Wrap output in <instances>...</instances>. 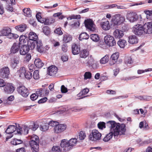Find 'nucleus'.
I'll return each mask as SVG.
<instances>
[{
    "label": "nucleus",
    "instance_id": "nucleus-1",
    "mask_svg": "<svg viewBox=\"0 0 152 152\" xmlns=\"http://www.w3.org/2000/svg\"><path fill=\"white\" fill-rule=\"evenodd\" d=\"M107 125L110 126V131L114 134L115 138L118 135L125 134L126 131V125L124 124L116 123L114 121H109L107 122Z\"/></svg>",
    "mask_w": 152,
    "mask_h": 152
},
{
    "label": "nucleus",
    "instance_id": "nucleus-2",
    "mask_svg": "<svg viewBox=\"0 0 152 152\" xmlns=\"http://www.w3.org/2000/svg\"><path fill=\"white\" fill-rule=\"evenodd\" d=\"M29 40L28 41V44L31 49H34L36 42L37 41L38 36L34 32H30L28 34Z\"/></svg>",
    "mask_w": 152,
    "mask_h": 152
},
{
    "label": "nucleus",
    "instance_id": "nucleus-3",
    "mask_svg": "<svg viewBox=\"0 0 152 152\" xmlns=\"http://www.w3.org/2000/svg\"><path fill=\"white\" fill-rule=\"evenodd\" d=\"M125 20L124 17L121 16L120 15H115L112 17L111 21V24L113 26H118L123 23Z\"/></svg>",
    "mask_w": 152,
    "mask_h": 152
},
{
    "label": "nucleus",
    "instance_id": "nucleus-4",
    "mask_svg": "<svg viewBox=\"0 0 152 152\" xmlns=\"http://www.w3.org/2000/svg\"><path fill=\"white\" fill-rule=\"evenodd\" d=\"M133 31L134 34L138 36H141L145 33V31L143 26L141 24H137L133 28Z\"/></svg>",
    "mask_w": 152,
    "mask_h": 152
},
{
    "label": "nucleus",
    "instance_id": "nucleus-5",
    "mask_svg": "<svg viewBox=\"0 0 152 152\" xmlns=\"http://www.w3.org/2000/svg\"><path fill=\"white\" fill-rule=\"evenodd\" d=\"M105 43L109 47H113L116 45V41L114 37L110 35H107L104 37Z\"/></svg>",
    "mask_w": 152,
    "mask_h": 152
},
{
    "label": "nucleus",
    "instance_id": "nucleus-6",
    "mask_svg": "<svg viewBox=\"0 0 152 152\" xmlns=\"http://www.w3.org/2000/svg\"><path fill=\"white\" fill-rule=\"evenodd\" d=\"M18 93L24 97H27L29 95V91L27 88L24 86H20L17 88Z\"/></svg>",
    "mask_w": 152,
    "mask_h": 152
},
{
    "label": "nucleus",
    "instance_id": "nucleus-7",
    "mask_svg": "<svg viewBox=\"0 0 152 152\" xmlns=\"http://www.w3.org/2000/svg\"><path fill=\"white\" fill-rule=\"evenodd\" d=\"M101 134L96 129L93 130L89 136V138L92 140H99L101 139Z\"/></svg>",
    "mask_w": 152,
    "mask_h": 152
},
{
    "label": "nucleus",
    "instance_id": "nucleus-8",
    "mask_svg": "<svg viewBox=\"0 0 152 152\" xmlns=\"http://www.w3.org/2000/svg\"><path fill=\"white\" fill-rule=\"evenodd\" d=\"M84 24L86 28L90 31H94L95 30V25L91 20H85L84 21Z\"/></svg>",
    "mask_w": 152,
    "mask_h": 152
},
{
    "label": "nucleus",
    "instance_id": "nucleus-9",
    "mask_svg": "<svg viewBox=\"0 0 152 152\" xmlns=\"http://www.w3.org/2000/svg\"><path fill=\"white\" fill-rule=\"evenodd\" d=\"M10 74V69L8 66H4L0 69V76L2 78H8Z\"/></svg>",
    "mask_w": 152,
    "mask_h": 152
},
{
    "label": "nucleus",
    "instance_id": "nucleus-10",
    "mask_svg": "<svg viewBox=\"0 0 152 152\" xmlns=\"http://www.w3.org/2000/svg\"><path fill=\"white\" fill-rule=\"evenodd\" d=\"M66 125L65 124H58L54 128V132L56 134L61 133L66 129Z\"/></svg>",
    "mask_w": 152,
    "mask_h": 152
},
{
    "label": "nucleus",
    "instance_id": "nucleus-11",
    "mask_svg": "<svg viewBox=\"0 0 152 152\" xmlns=\"http://www.w3.org/2000/svg\"><path fill=\"white\" fill-rule=\"evenodd\" d=\"M60 145L61 147L63 148L64 151L65 152L69 151L71 149L69 141L65 139L62 140Z\"/></svg>",
    "mask_w": 152,
    "mask_h": 152
},
{
    "label": "nucleus",
    "instance_id": "nucleus-12",
    "mask_svg": "<svg viewBox=\"0 0 152 152\" xmlns=\"http://www.w3.org/2000/svg\"><path fill=\"white\" fill-rule=\"evenodd\" d=\"M34 49H31L27 44V45H24L21 46L20 48V53L21 55H25L29 51V50H32Z\"/></svg>",
    "mask_w": 152,
    "mask_h": 152
},
{
    "label": "nucleus",
    "instance_id": "nucleus-13",
    "mask_svg": "<svg viewBox=\"0 0 152 152\" xmlns=\"http://www.w3.org/2000/svg\"><path fill=\"white\" fill-rule=\"evenodd\" d=\"M144 28L145 31V33L148 34L152 33V21L151 22L145 23L144 25Z\"/></svg>",
    "mask_w": 152,
    "mask_h": 152
},
{
    "label": "nucleus",
    "instance_id": "nucleus-14",
    "mask_svg": "<svg viewBox=\"0 0 152 152\" xmlns=\"http://www.w3.org/2000/svg\"><path fill=\"white\" fill-rule=\"evenodd\" d=\"M119 57V53L116 52L113 54L110 58L109 63L110 65H113L115 64L117 61Z\"/></svg>",
    "mask_w": 152,
    "mask_h": 152
},
{
    "label": "nucleus",
    "instance_id": "nucleus-15",
    "mask_svg": "<svg viewBox=\"0 0 152 152\" xmlns=\"http://www.w3.org/2000/svg\"><path fill=\"white\" fill-rule=\"evenodd\" d=\"M4 90L7 93L11 94L13 92L15 88L12 83H8L4 86Z\"/></svg>",
    "mask_w": 152,
    "mask_h": 152
},
{
    "label": "nucleus",
    "instance_id": "nucleus-16",
    "mask_svg": "<svg viewBox=\"0 0 152 152\" xmlns=\"http://www.w3.org/2000/svg\"><path fill=\"white\" fill-rule=\"evenodd\" d=\"M32 152H38L39 151V142H29Z\"/></svg>",
    "mask_w": 152,
    "mask_h": 152
},
{
    "label": "nucleus",
    "instance_id": "nucleus-17",
    "mask_svg": "<svg viewBox=\"0 0 152 152\" xmlns=\"http://www.w3.org/2000/svg\"><path fill=\"white\" fill-rule=\"evenodd\" d=\"M58 68L54 66H50L48 68V75L51 76H54L57 73Z\"/></svg>",
    "mask_w": 152,
    "mask_h": 152
},
{
    "label": "nucleus",
    "instance_id": "nucleus-18",
    "mask_svg": "<svg viewBox=\"0 0 152 152\" xmlns=\"http://www.w3.org/2000/svg\"><path fill=\"white\" fill-rule=\"evenodd\" d=\"M113 35L116 39H120L124 36V32L121 30L116 29L114 31Z\"/></svg>",
    "mask_w": 152,
    "mask_h": 152
},
{
    "label": "nucleus",
    "instance_id": "nucleus-19",
    "mask_svg": "<svg viewBox=\"0 0 152 152\" xmlns=\"http://www.w3.org/2000/svg\"><path fill=\"white\" fill-rule=\"evenodd\" d=\"M127 18L131 22H133L137 20L138 19V16L135 13H130L128 14Z\"/></svg>",
    "mask_w": 152,
    "mask_h": 152
},
{
    "label": "nucleus",
    "instance_id": "nucleus-20",
    "mask_svg": "<svg viewBox=\"0 0 152 152\" xmlns=\"http://www.w3.org/2000/svg\"><path fill=\"white\" fill-rule=\"evenodd\" d=\"M20 46L16 43H14L10 50L11 54H15L18 52L20 50Z\"/></svg>",
    "mask_w": 152,
    "mask_h": 152
},
{
    "label": "nucleus",
    "instance_id": "nucleus-21",
    "mask_svg": "<svg viewBox=\"0 0 152 152\" xmlns=\"http://www.w3.org/2000/svg\"><path fill=\"white\" fill-rule=\"evenodd\" d=\"M100 25L102 28L105 31L109 30L110 28L109 22L108 20L101 22Z\"/></svg>",
    "mask_w": 152,
    "mask_h": 152
},
{
    "label": "nucleus",
    "instance_id": "nucleus-22",
    "mask_svg": "<svg viewBox=\"0 0 152 152\" xmlns=\"http://www.w3.org/2000/svg\"><path fill=\"white\" fill-rule=\"evenodd\" d=\"M72 52L73 54H78L80 51V48L79 46L75 44L72 45Z\"/></svg>",
    "mask_w": 152,
    "mask_h": 152
},
{
    "label": "nucleus",
    "instance_id": "nucleus-23",
    "mask_svg": "<svg viewBox=\"0 0 152 152\" xmlns=\"http://www.w3.org/2000/svg\"><path fill=\"white\" fill-rule=\"evenodd\" d=\"M89 92V89L87 88H85L81 90L77 94V96L78 97H81L80 99H83L87 96H85V95L87 94Z\"/></svg>",
    "mask_w": 152,
    "mask_h": 152
},
{
    "label": "nucleus",
    "instance_id": "nucleus-24",
    "mask_svg": "<svg viewBox=\"0 0 152 152\" xmlns=\"http://www.w3.org/2000/svg\"><path fill=\"white\" fill-rule=\"evenodd\" d=\"M138 39L135 35H130L129 37V42L131 44H137L138 42Z\"/></svg>",
    "mask_w": 152,
    "mask_h": 152
},
{
    "label": "nucleus",
    "instance_id": "nucleus-25",
    "mask_svg": "<svg viewBox=\"0 0 152 152\" xmlns=\"http://www.w3.org/2000/svg\"><path fill=\"white\" fill-rule=\"evenodd\" d=\"M11 31V29L8 27H5L0 31V35L2 36H7Z\"/></svg>",
    "mask_w": 152,
    "mask_h": 152
},
{
    "label": "nucleus",
    "instance_id": "nucleus-26",
    "mask_svg": "<svg viewBox=\"0 0 152 152\" xmlns=\"http://www.w3.org/2000/svg\"><path fill=\"white\" fill-rule=\"evenodd\" d=\"M16 130V126L15 125H10L8 126L5 132L7 134H11L13 133Z\"/></svg>",
    "mask_w": 152,
    "mask_h": 152
},
{
    "label": "nucleus",
    "instance_id": "nucleus-27",
    "mask_svg": "<svg viewBox=\"0 0 152 152\" xmlns=\"http://www.w3.org/2000/svg\"><path fill=\"white\" fill-rule=\"evenodd\" d=\"M27 28V25L24 23L22 24L15 27V28L19 31L22 32L24 31Z\"/></svg>",
    "mask_w": 152,
    "mask_h": 152
},
{
    "label": "nucleus",
    "instance_id": "nucleus-28",
    "mask_svg": "<svg viewBox=\"0 0 152 152\" xmlns=\"http://www.w3.org/2000/svg\"><path fill=\"white\" fill-rule=\"evenodd\" d=\"M26 71V70L25 67L24 66L20 67L17 72L18 74L20 77H24Z\"/></svg>",
    "mask_w": 152,
    "mask_h": 152
},
{
    "label": "nucleus",
    "instance_id": "nucleus-29",
    "mask_svg": "<svg viewBox=\"0 0 152 152\" xmlns=\"http://www.w3.org/2000/svg\"><path fill=\"white\" fill-rule=\"evenodd\" d=\"M87 63L88 65L92 66L93 69L96 68V64L94 63V60L91 56H90L88 58V61Z\"/></svg>",
    "mask_w": 152,
    "mask_h": 152
},
{
    "label": "nucleus",
    "instance_id": "nucleus-30",
    "mask_svg": "<svg viewBox=\"0 0 152 152\" xmlns=\"http://www.w3.org/2000/svg\"><path fill=\"white\" fill-rule=\"evenodd\" d=\"M34 64L35 66L38 68L42 67L44 65L41 60L40 58L36 59L34 61Z\"/></svg>",
    "mask_w": 152,
    "mask_h": 152
},
{
    "label": "nucleus",
    "instance_id": "nucleus-31",
    "mask_svg": "<svg viewBox=\"0 0 152 152\" xmlns=\"http://www.w3.org/2000/svg\"><path fill=\"white\" fill-rule=\"evenodd\" d=\"M36 43L37 44V50L40 53H42L44 50L42 42L40 41H37Z\"/></svg>",
    "mask_w": 152,
    "mask_h": 152
},
{
    "label": "nucleus",
    "instance_id": "nucleus-32",
    "mask_svg": "<svg viewBox=\"0 0 152 152\" xmlns=\"http://www.w3.org/2000/svg\"><path fill=\"white\" fill-rule=\"evenodd\" d=\"M72 36L68 34H64L63 35V41L65 43H68L72 40Z\"/></svg>",
    "mask_w": 152,
    "mask_h": 152
},
{
    "label": "nucleus",
    "instance_id": "nucleus-33",
    "mask_svg": "<svg viewBox=\"0 0 152 152\" xmlns=\"http://www.w3.org/2000/svg\"><path fill=\"white\" fill-rule=\"evenodd\" d=\"M19 63V61L18 59L14 58L11 61L10 66L12 68L14 69L16 68L17 65Z\"/></svg>",
    "mask_w": 152,
    "mask_h": 152
},
{
    "label": "nucleus",
    "instance_id": "nucleus-34",
    "mask_svg": "<svg viewBox=\"0 0 152 152\" xmlns=\"http://www.w3.org/2000/svg\"><path fill=\"white\" fill-rule=\"evenodd\" d=\"M110 132L107 134L103 139V140L105 142H107L111 140L114 136V134L112 132V131H110Z\"/></svg>",
    "mask_w": 152,
    "mask_h": 152
},
{
    "label": "nucleus",
    "instance_id": "nucleus-35",
    "mask_svg": "<svg viewBox=\"0 0 152 152\" xmlns=\"http://www.w3.org/2000/svg\"><path fill=\"white\" fill-rule=\"evenodd\" d=\"M89 35L86 32L82 33L80 34L79 39L80 40L83 39H87L89 38Z\"/></svg>",
    "mask_w": 152,
    "mask_h": 152
},
{
    "label": "nucleus",
    "instance_id": "nucleus-36",
    "mask_svg": "<svg viewBox=\"0 0 152 152\" xmlns=\"http://www.w3.org/2000/svg\"><path fill=\"white\" fill-rule=\"evenodd\" d=\"M90 38L94 42H97L99 41V36L97 34H92L90 35Z\"/></svg>",
    "mask_w": 152,
    "mask_h": 152
},
{
    "label": "nucleus",
    "instance_id": "nucleus-37",
    "mask_svg": "<svg viewBox=\"0 0 152 152\" xmlns=\"http://www.w3.org/2000/svg\"><path fill=\"white\" fill-rule=\"evenodd\" d=\"M68 141L71 149L76 145L77 142V139L76 138H72L70 139Z\"/></svg>",
    "mask_w": 152,
    "mask_h": 152
},
{
    "label": "nucleus",
    "instance_id": "nucleus-38",
    "mask_svg": "<svg viewBox=\"0 0 152 152\" xmlns=\"http://www.w3.org/2000/svg\"><path fill=\"white\" fill-rule=\"evenodd\" d=\"M42 32L46 35L48 36L50 33V30L48 26H44L42 28Z\"/></svg>",
    "mask_w": 152,
    "mask_h": 152
},
{
    "label": "nucleus",
    "instance_id": "nucleus-39",
    "mask_svg": "<svg viewBox=\"0 0 152 152\" xmlns=\"http://www.w3.org/2000/svg\"><path fill=\"white\" fill-rule=\"evenodd\" d=\"M23 12L24 13V15L25 16L28 17H31V12L29 8H24L23 10Z\"/></svg>",
    "mask_w": 152,
    "mask_h": 152
},
{
    "label": "nucleus",
    "instance_id": "nucleus-40",
    "mask_svg": "<svg viewBox=\"0 0 152 152\" xmlns=\"http://www.w3.org/2000/svg\"><path fill=\"white\" fill-rule=\"evenodd\" d=\"M89 53L86 50H83L80 52V56L81 58H85L87 57Z\"/></svg>",
    "mask_w": 152,
    "mask_h": 152
},
{
    "label": "nucleus",
    "instance_id": "nucleus-41",
    "mask_svg": "<svg viewBox=\"0 0 152 152\" xmlns=\"http://www.w3.org/2000/svg\"><path fill=\"white\" fill-rule=\"evenodd\" d=\"M133 62L132 58L130 56L125 57L124 58V63L128 65V64H131Z\"/></svg>",
    "mask_w": 152,
    "mask_h": 152
},
{
    "label": "nucleus",
    "instance_id": "nucleus-42",
    "mask_svg": "<svg viewBox=\"0 0 152 152\" xmlns=\"http://www.w3.org/2000/svg\"><path fill=\"white\" fill-rule=\"evenodd\" d=\"M118 45L121 48H124L126 45V42L124 39H119L117 42Z\"/></svg>",
    "mask_w": 152,
    "mask_h": 152
},
{
    "label": "nucleus",
    "instance_id": "nucleus-43",
    "mask_svg": "<svg viewBox=\"0 0 152 152\" xmlns=\"http://www.w3.org/2000/svg\"><path fill=\"white\" fill-rule=\"evenodd\" d=\"M45 92V90L42 88L38 89L36 91V94L38 96H42L44 95V93Z\"/></svg>",
    "mask_w": 152,
    "mask_h": 152
},
{
    "label": "nucleus",
    "instance_id": "nucleus-44",
    "mask_svg": "<svg viewBox=\"0 0 152 152\" xmlns=\"http://www.w3.org/2000/svg\"><path fill=\"white\" fill-rule=\"evenodd\" d=\"M30 140L29 142H39V139L38 136L35 135H33L29 137Z\"/></svg>",
    "mask_w": 152,
    "mask_h": 152
},
{
    "label": "nucleus",
    "instance_id": "nucleus-45",
    "mask_svg": "<svg viewBox=\"0 0 152 152\" xmlns=\"http://www.w3.org/2000/svg\"><path fill=\"white\" fill-rule=\"evenodd\" d=\"M22 142L23 141L22 140L17 139H14L11 142V144L14 145L20 144H21Z\"/></svg>",
    "mask_w": 152,
    "mask_h": 152
},
{
    "label": "nucleus",
    "instance_id": "nucleus-46",
    "mask_svg": "<svg viewBox=\"0 0 152 152\" xmlns=\"http://www.w3.org/2000/svg\"><path fill=\"white\" fill-rule=\"evenodd\" d=\"M109 57L108 55H106L100 60V63L104 64L107 63L109 61Z\"/></svg>",
    "mask_w": 152,
    "mask_h": 152
},
{
    "label": "nucleus",
    "instance_id": "nucleus-47",
    "mask_svg": "<svg viewBox=\"0 0 152 152\" xmlns=\"http://www.w3.org/2000/svg\"><path fill=\"white\" fill-rule=\"evenodd\" d=\"M24 76L27 79H31L32 76V74L28 71H26Z\"/></svg>",
    "mask_w": 152,
    "mask_h": 152
},
{
    "label": "nucleus",
    "instance_id": "nucleus-48",
    "mask_svg": "<svg viewBox=\"0 0 152 152\" xmlns=\"http://www.w3.org/2000/svg\"><path fill=\"white\" fill-rule=\"evenodd\" d=\"M48 124H45L40 126V129L42 131H45L48 129L49 128Z\"/></svg>",
    "mask_w": 152,
    "mask_h": 152
},
{
    "label": "nucleus",
    "instance_id": "nucleus-49",
    "mask_svg": "<svg viewBox=\"0 0 152 152\" xmlns=\"http://www.w3.org/2000/svg\"><path fill=\"white\" fill-rule=\"evenodd\" d=\"M26 37L24 35H22L20 36L19 38V42L21 44L23 43H26L27 39H26Z\"/></svg>",
    "mask_w": 152,
    "mask_h": 152
},
{
    "label": "nucleus",
    "instance_id": "nucleus-50",
    "mask_svg": "<svg viewBox=\"0 0 152 152\" xmlns=\"http://www.w3.org/2000/svg\"><path fill=\"white\" fill-rule=\"evenodd\" d=\"M98 128L100 129H102L106 128L105 124L103 122H99L97 125Z\"/></svg>",
    "mask_w": 152,
    "mask_h": 152
},
{
    "label": "nucleus",
    "instance_id": "nucleus-51",
    "mask_svg": "<svg viewBox=\"0 0 152 152\" xmlns=\"http://www.w3.org/2000/svg\"><path fill=\"white\" fill-rule=\"evenodd\" d=\"M33 77L35 80H37L39 79V77L38 70H37L34 71L33 75Z\"/></svg>",
    "mask_w": 152,
    "mask_h": 152
},
{
    "label": "nucleus",
    "instance_id": "nucleus-52",
    "mask_svg": "<svg viewBox=\"0 0 152 152\" xmlns=\"http://www.w3.org/2000/svg\"><path fill=\"white\" fill-rule=\"evenodd\" d=\"M49 19L48 18H43L40 21V22L44 23L45 25H50Z\"/></svg>",
    "mask_w": 152,
    "mask_h": 152
},
{
    "label": "nucleus",
    "instance_id": "nucleus-53",
    "mask_svg": "<svg viewBox=\"0 0 152 152\" xmlns=\"http://www.w3.org/2000/svg\"><path fill=\"white\" fill-rule=\"evenodd\" d=\"M86 137V134L83 132L81 131L79 133V138L80 140H84Z\"/></svg>",
    "mask_w": 152,
    "mask_h": 152
},
{
    "label": "nucleus",
    "instance_id": "nucleus-54",
    "mask_svg": "<svg viewBox=\"0 0 152 152\" xmlns=\"http://www.w3.org/2000/svg\"><path fill=\"white\" fill-rule=\"evenodd\" d=\"M54 32L58 35H61L63 34L61 27H59L55 29L54 31Z\"/></svg>",
    "mask_w": 152,
    "mask_h": 152
},
{
    "label": "nucleus",
    "instance_id": "nucleus-55",
    "mask_svg": "<svg viewBox=\"0 0 152 152\" xmlns=\"http://www.w3.org/2000/svg\"><path fill=\"white\" fill-rule=\"evenodd\" d=\"M85 79H90L91 77V74L90 72H86L84 75Z\"/></svg>",
    "mask_w": 152,
    "mask_h": 152
},
{
    "label": "nucleus",
    "instance_id": "nucleus-56",
    "mask_svg": "<svg viewBox=\"0 0 152 152\" xmlns=\"http://www.w3.org/2000/svg\"><path fill=\"white\" fill-rule=\"evenodd\" d=\"M60 147L58 146H53L52 149V152H60Z\"/></svg>",
    "mask_w": 152,
    "mask_h": 152
},
{
    "label": "nucleus",
    "instance_id": "nucleus-57",
    "mask_svg": "<svg viewBox=\"0 0 152 152\" xmlns=\"http://www.w3.org/2000/svg\"><path fill=\"white\" fill-rule=\"evenodd\" d=\"M59 124V123L57 121H50L49 122L48 124V125L51 126H54V127L56 126H57L58 124Z\"/></svg>",
    "mask_w": 152,
    "mask_h": 152
},
{
    "label": "nucleus",
    "instance_id": "nucleus-58",
    "mask_svg": "<svg viewBox=\"0 0 152 152\" xmlns=\"http://www.w3.org/2000/svg\"><path fill=\"white\" fill-rule=\"evenodd\" d=\"M61 14L62 13L61 12H57L56 13H54L53 15V16L54 17H60L59 18L60 19H63V17L62 15H61Z\"/></svg>",
    "mask_w": 152,
    "mask_h": 152
},
{
    "label": "nucleus",
    "instance_id": "nucleus-59",
    "mask_svg": "<svg viewBox=\"0 0 152 152\" xmlns=\"http://www.w3.org/2000/svg\"><path fill=\"white\" fill-rule=\"evenodd\" d=\"M38 97L36 93L32 94L30 96V98L32 101L36 100Z\"/></svg>",
    "mask_w": 152,
    "mask_h": 152
},
{
    "label": "nucleus",
    "instance_id": "nucleus-60",
    "mask_svg": "<svg viewBox=\"0 0 152 152\" xmlns=\"http://www.w3.org/2000/svg\"><path fill=\"white\" fill-rule=\"evenodd\" d=\"M144 13L146 15L147 18H149L150 15L152 14V11L145 10L144 11Z\"/></svg>",
    "mask_w": 152,
    "mask_h": 152
},
{
    "label": "nucleus",
    "instance_id": "nucleus-61",
    "mask_svg": "<svg viewBox=\"0 0 152 152\" xmlns=\"http://www.w3.org/2000/svg\"><path fill=\"white\" fill-rule=\"evenodd\" d=\"M61 91L62 93H66L68 91L67 88L64 85L61 86Z\"/></svg>",
    "mask_w": 152,
    "mask_h": 152
},
{
    "label": "nucleus",
    "instance_id": "nucleus-62",
    "mask_svg": "<svg viewBox=\"0 0 152 152\" xmlns=\"http://www.w3.org/2000/svg\"><path fill=\"white\" fill-rule=\"evenodd\" d=\"M47 100V97H45L39 99L38 101V103L39 104L42 103L46 102Z\"/></svg>",
    "mask_w": 152,
    "mask_h": 152
},
{
    "label": "nucleus",
    "instance_id": "nucleus-63",
    "mask_svg": "<svg viewBox=\"0 0 152 152\" xmlns=\"http://www.w3.org/2000/svg\"><path fill=\"white\" fill-rule=\"evenodd\" d=\"M25 57L26 60L27 62H28L31 58V56L29 53H27Z\"/></svg>",
    "mask_w": 152,
    "mask_h": 152
},
{
    "label": "nucleus",
    "instance_id": "nucleus-64",
    "mask_svg": "<svg viewBox=\"0 0 152 152\" xmlns=\"http://www.w3.org/2000/svg\"><path fill=\"white\" fill-rule=\"evenodd\" d=\"M16 152H26V150L24 148H21L18 149Z\"/></svg>",
    "mask_w": 152,
    "mask_h": 152
}]
</instances>
